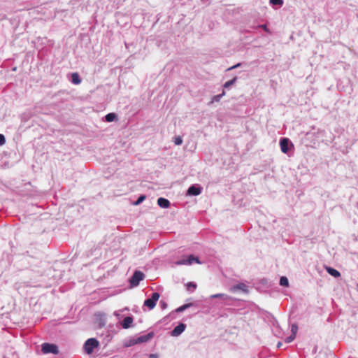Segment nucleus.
<instances>
[{
  "mask_svg": "<svg viewBox=\"0 0 358 358\" xmlns=\"http://www.w3.org/2000/svg\"><path fill=\"white\" fill-rule=\"evenodd\" d=\"M203 188L197 184L192 185L187 191V196H198L202 192Z\"/></svg>",
  "mask_w": 358,
  "mask_h": 358,
  "instance_id": "6",
  "label": "nucleus"
},
{
  "mask_svg": "<svg viewBox=\"0 0 358 358\" xmlns=\"http://www.w3.org/2000/svg\"><path fill=\"white\" fill-rule=\"evenodd\" d=\"M237 290H241V291H242L244 293H248V287L244 283H238L237 285H234L231 287V291L232 292H236Z\"/></svg>",
  "mask_w": 358,
  "mask_h": 358,
  "instance_id": "10",
  "label": "nucleus"
},
{
  "mask_svg": "<svg viewBox=\"0 0 358 358\" xmlns=\"http://www.w3.org/2000/svg\"><path fill=\"white\" fill-rule=\"evenodd\" d=\"M145 275L140 271H135L129 280V283L132 287L139 285L140 281L144 279Z\"/></svg>",
  "mask_w": 358,
  "mask_h": 358,
  "instance_id": "2",
  "label": "nucleus"
},
{
  "mask_svg": "<svg viewBox=\"0 0 358 358\" xmlns=\"http://www.w3.org/2000/svg\"><path fill=\"white\" fill-rule=\"evenodd\" d=\"M157 204L162 208H166L170 206V201L165 198L159 197L157 199Z\"/></svg>",
  "mask_w": 358,
  "mask_h": 358,
  "instance_id": "11",
  "label": "nucleus"
},
{
  "mask_svg": "<svg viewBox=\"0 0 358 358\" xmlns=\"http://www.w3.org/2000/svg\"><path fill=\"white\" fill-rule=\"evenodd\" d=\"M176 265H187V259L182 258L180 260H178L175 262Z\"/></svg>",
  "mask_w": 358,
  "mask_h": 358,
  "instance_id": "23",
  "label": "nucleus"
},
{
  "mask_svg": "<svg viewBox=\"0 0 358 358\" xmlns=\"http://www.w3.org/2000/svg\"><path fill=\"white\" fill-rule=\"evenodd\" d=\"M187 289H190L192 288L194 289L196 287V285L194 282H190L187 283Z\"/></svg>",
  "mask_w": 358,
  "mask_h": 358,
  "instance_id": "27",
  "label": "nucleus"
},
{
  "mask_svg": "<svg viewBox=\"0 0 358 358\" xmlns=\"http://www.w3.org/2000/svg\"><path fill=\"white\" fill-rule=\"evenodd\" d=\"M182 143V139L180 136H176L174 138V143L177 145H181Z\"/></svg>",
  "mask_w": 358,
  "mask_h": 358,
  "instance_id": "25",
  "label": "nucleus"
},
{
  "mask_svg": "<svg viewBox=\"0 0 358 358\" xmlns=\"http://www.w3.org/2000/svg\"><path fill=\"white\" fill-rule=\"evenodd\" d=\"M6 138L5 136L3 134H0V145H2L5 143Z\"/></svg>",
  "mask_w": 358,
  "mask_h": 358,
  "instance_id": "29",
  "label": "nucleus"
},
{
  "mask_svg": "<svg viewBox=\"0 0 358 358\" xmlns=\"http://www.w3.org/2000/svg\"><path fill=\"white\" fill-rule=\"evenodd\" d=\"M224 94H225V92H224V90H223L222 94L213 96L212 97L210 102L208 103V105H210V104L213 103L214 102H219L220 101V99H222V97L223 96H224Z\"/></svg>",
  "mask_w": 358,
  "mask_h": 358,
  "instance_id": "13",
  "label": "nucleus"
},
{
  "mask_svg": "<svg viewBox=\"0 0 358 358\" xmlns=\"http://www.w3.org/2000/svg\"><path fill=\"white\" fill-rule=\"evenodd\" d=\"M211 299H215V298H220L222 299L223 301H226L230 299V296L225 294L220 293V294H215L210 296Z\"/></svg>",
  "mask_w": 358,
  "mask_h": 358,
  "instance_id": "14",
  "label": "nucleus"
},
{
  "mask_svg": "<svg viewBox=\"0 0 358 358\" xmlns=\"http://www.w3.org/2000/svg\"><path fill=\"white\" fill-rule=\"evenodd\" d=\"M281 345H282V343H281L280 342H279V343L277 344V347H278V348H280Z\"/></svg>",
  "mask_w": 358,
  "mask_h": 358,
  "instance_id": "37",
  "label": "nucleus"
},
{
  "mask_svg": "<svg viewBox=\"0 0 358 358\" xmlns=\"http://www.w3.org/2000/svg\"><path fill=\"white\" fill-rule=\"evenodd\" d=\"M240 66H241V63H238L237 64H236V65H234V66H231V67L229 68V69H227V71H230V70H232V69H236V68L239 67Z\"/></svg>",
  "mask_w": 358,
  "mask_h": 358,
  "instance_id": "32",
  "label": "nucleus"
},
{
  "mask_svg": "<svg viewBox=\"0 0 358 358\" xmlns=\"http://www.w3.org/2000/svg\"><path fill=\"white\" fill-rule=\"evenodd\" d=\"M237 80V77H234V78H232L231 80H228L224 84V88H229L230 87L231 85H233L236 81Z\"/></svg>",
  "mask_w": 358,
  "mask_h": 358,
  "instance_id": "19",
  "label": "nucleus"
},
{
  "mask_svg": "<svg viewBox=\"0 0 358 358\" xmlns=\"http://www.w3.org/2000/svg\"><path fill=\"white\" fill-rule=\"evenodd\" d=\"M154 336L153 332H150L145 335H143L136 338L137 344L146 343Z\"/></svg>",
  "mask_w": 358,
  "mask_h": 358,
  "instance_id": "8",
  "label": "nucleus"
},
{
  "mask_svg": "<svg viewBox=\"0 0 358 358\" xmlns=\"http://www.w3.org/2000/svg\"><path fill=\"white\" fill-rule=\"evenodd\" d=\"M295 336H293V335H290L289 336L287 337L286 339H285V342L286 343H291L294 338H295Z\"/></svg>",
  "mask_w": 358,
  "mask_h": 358,
  "instance_id": "28",
  "label": "nucleus"
},
{
  "mask_svg": "<svg viewBox=\"0 0 358 358\" xmlns=\"http://www.w3.org/2000/svg\"><path fill=\"white\" fill-rule=\"evenodd\" d=\"M98 345H99V341L94 338H91L87 339L85 342L83 348H84L85 352L87 355H90L92 353L94 349L97 348Z\"/></svg>",
  "mask_w": 358,
  "mask_h": 358,
  "instance_id": "1",
  "label": "nucleus"
},
{
  "mask_svg": "<svg viewBox=\"0 0 358 358\" xmlns=\"http://www.w3.org/2000/svg\"><path fill=\"white\" fill-rule=\"evenodd\" d=\"M185 328H186V324H185L183 323H180L178 325H177L176 327H174V329L171 332V335L172 336H176V337L178 336L185 330Z\"/></svg>",
  "mask_w": 358,
  "mask_h": 358,
  "instance_id": "7",
  "label": "nucleus"
},
{
  "mask_svg": "<svg viewBox=\"0 0 358 358\" xmlns=\"http://www.w3.org/2000/svg\"><path fill=\"white\" fill-rule=\"evenodd\" d=\"M104 325H105V323H104V322H101L99 323V326H100V327H103Z\"/></svg>",
  "mask_w": 358,
  "mask_h": 358,
  "instance_id": "36",
  "label": "nucleus"
},
{
  "mask_svg": "<svg viewBox=\"0 0 358 358\" xmlns=\"http://www.w3.org/2000/svg\"><path fill=\"white\" fill-rule=\"evenodd\" d=\"M41 350L44 354L52 353L53 355H57L59 353L57 345L48 343H45L42 345Z\"/></svg>",
  "mask_w": 358,
  "mask_h": 358,
  "instance_id": "3",
  "label": "nucleus"
},
{
  "mask_svg": "<svg viewBox=\"0 0 358 358\" xmlns=\"http://www.w3.org/2000/svg\"><path fill=\"white\" fill-rule=\"evenodd\" d=\"M145 199V195H140L137 200L134 203V205L137 206L141 203Z\"/></svg>",
  "mask_w": 358,
  "mask_h": 358,
  "instance_id": "21",
  "label": "nucleus"
},
{
  "mask_svg": "<svg viewBox=\"0 0 358 358\" xmlns=\"http://www.w3.org/2000/svg\"><path fill=\"white\" fill-rule=\"evenodd\" d=\"M186 259H187V265H191L194 262V255H189L187 257H186Z\"/></svg>",
  "mask_w": 358,
  "mask_h": 358,
  "instance_id": "26",
  "label": "nucleus"
},
{
  "mask_svg": "<svg viewBox=\"0 0 358 358\" xmlns=\"http://www.w3.org/2000/svg\"><path fill=\"white\" fill-rule=\"evenodd\" d=\"M261 27H262L264 30L267 31V27L266 24H262Z\"/></svg>",
  "mask_w": 358,
  "mask_h": 358,
  "instance_id": "34",
  "label": "nucleus"
},
{
  "mask_svg": "<svg viewBox=\"0 0 358 358\" xmlns=\"http://www.w3.org/2000/svg\"><path fill=\"white\" fill-rule=\"evenodd\" d=\"M297 331H298L297 325L296 324H292V327H291V332H292L291 334L296 336Z\"/></svg>",
  "mask_w": 358,
  "mask_h": 358,
  "instance_id": "22",
  "label": "nucleus"
},
{
  "mask_svg": "<svg viewBox=\"0 0 358 358\" xmlns=\"http://www.w3.org/2000/svg\"><path fill=\"white\" fill-rule=\"evenodd\" d=\"M280 285L281 286L287 287L289 285V281L287 277L282 276L280 278Z\"/></svg>",
  "mask_w": 358,
  "mask_h": 358,
  "instance_id": "20",
  "label": "nucleus"
},
{
  "mask_svg": "<svg viewBox=\"0 0 358 358\" xmlns=\"http://www.w3.org/2000/svg\"><path fill=\"white\" fill-rule=\"evenodd\" d=\"M326 270L329 275L334 278H338L341 276L340 272L332 267L327 266Z\"/></svg>",
  "mask_w": 358,
  "mask_h": 358,
  "instance_id": "12",
  "label": "nucleus"
},
{
  "mask_svg": "<svg viewBox=\"0 0 358 358\" xmlns=\"http://www.w3.org/2000/svg\"><path fill=\"white\" fill-rule=\"evenodd\" d=\"M280 146L282 152L287 153L290 149V147L293 146V144L289 141V139L287 138H282L280 140Z\"/></svg>",
  "mask_w": 358,
  "mask_h": 358,
  "instance_id": "5",
  "label": "nucleus"
},
{
  "mask_svg": "<svg viewBox=\"0 0 358 358\" xmlns=\"http://www.w3.org/2000/svg\"><path fill=\"white\" fill-rule=\"evenodd\" d=\"M270 3L273 5L282 6L283 4L282 0H270Z\"/></svg>",
  "mask_w": 358,
  "mask_h": 358,
  "instance_id": "24",
  "label": "nucleus"
},
{
  "mask_svg": "<svg viewBox=\"0 0 358 358\" xmlns=\"http://www.w3.org/2000/svg\"><path fill=\"white\" fill-rule=\"evenodd\" d=\"M192 306V303H186V304H184L180 307H178L176 311L177 313H180V312H182L184 310H185L186 309L189 308V307H191Z\"/></svg>",
  "mask_w": 358,
  "mask_h": 358,
  "instance_id": "18",
  "label": "nucleus"
},
{
  "mask_svg": "<svg viewBox=\"0 0 358 358\" xmlns=\"http://www.w3.org/2000/svg\"><path fill=\"white\" fill-rule=\"evenodd\" d=\"M194 262H196L197 264H201L199 259L197 257H194Z\"/></svg>",
  "mask_w": 358,
  "mask_h": 358,
  "instance_id": "33",
  "label": "nucleus"
},
{
  "mask_svg": "<svg viewBox=\"0 0 358 358\" xmlns=\"http://www.w3.org/2000/svg\"><path fill=\"white\" fill-rule=\"evenodd\" d=\"M159 296H160L158 292H153L150 298H148L144 301V306L148 307L150 310L153 309L155 307L156 303L158 301Z\"/></svg>",
  "mask_w": 358,
  "mask_h": 358,
  "instance_id": "4",
  "label": "nucleus"
},
{
  "mask_svg": "<svg viewBox=\"0 0 358 358\" xmlns=\"http://www.w3.org/2000/svg\"><path fill=\"white\" fill-rule=\"evenodd\" d=\"M137 344L136 338H131L124 343V347H131Z\"/></svg>",
  "mask_w": 358,
  "mask_h": 358,
  "instance_id": "17",
  "label": "nucleus"
},
{
  "mask_svg": "<svg viewBox=\"0 0 358 358\" xmlns=\"http://www.w3.org/2000/svg\"><path fill=\"white\" fill-rule=\"evenodd\" d=\"M148 358H159V355L158 354H150L148 355Z\"/></svg>",
  "mask_w": 358,
  "mask_h": 358,
  "instance_id": "31",
  "label": "nucleus"
},
{
  "mask_svg": "<svg viewBox=\"0 0 358 358\" xmlns=\"http://www.w3.org/2000/svg\"><path fill=\"white\" fill-rule=\"evenodd\" d=\"M134 319L132 316H127L124 318V320L121 322V325L123 329H129L131 327Z\"/></svg>",
  "mask_w": 358,
  "mask_h": 358,
  "instance_id": "9",
  "label": "nucleus"
},
{
  "mask_svg": "<svg viewBox=\"0 0 358 358\" xmlns=\"http://www.w3.org/2000/svg\"><path fill=\"white\" fill-rule=\"evenodd\" d=\"M71 78H72L71 81L73 84L78 85L81 83V79L80 78V77L77 73H72Z\"/></svg>",
  "mask_w": 358,
  "mask_h": 358,
  "instance_id": "16",
  "label": "nucleus"
},
{
  "mask_svg": "<svg viewBox=\"0 0 358 358\" xmlns=\"http://www.w3.org/2000/svg\"><path fill=\"white\" fill-rule=\"evenodd\" d=\"M117 119V115L115 113H108L106 116H105V120L106 122H113L115 120Z\"/></svg>",
  "mask_w": 358,
  "mask_h": 358,
  "instance_id": "15",
  "label": "nucleus"
},
{
  "mask_svg": "<svg viewBox=\"0 0 358 358\" xmlns=\"http://www.w3.org/2000/svg\"><path fill=\"white\" fill-rule=\"evenodd\" d=\"M159 305L162 309H166L167 308V303L164 301H161Z\"/></svg>",
  "mask_w": 358,
  "mask_h": 358,
  "instance_id": "30",
  "label": "nucleus"
},
{
  "mask_svg": "<svg viewBox=\"0 0 358 358\" xmlns=\"http://www.w3.org/2000/svg\"><path fill=\"white\" fill-rule=\"evenodd\" d=\"M114 315H115L116 317H119L120 316V314L118 312H117V311H115V312L114 313Z\"/></svg>",
  "mask_w": 358,
  "mask_h": 358,
  "instance_id": "35",
  "label": "nucleus"
}]
</instances>
